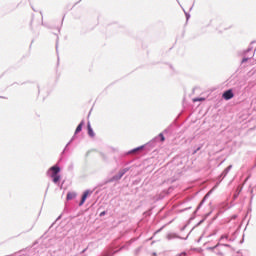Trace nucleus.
I'll return each instance as SVG.
<instances>
[{
  "instance_id": "9d476101",
  "label": "nucleus",
  "mask_w": 256,
  "mask_h": 256,
  "mask_svg": "<svg viewBox=\"0 0 256 256\" xmlns=\"http://www.w3.org/2000/svg\"><path fill=\"white\" fill-rule=\"evenodd\" d=\"M159 137H160V140L163 142V141H165V136H163V133H160L159 134Z\"/></svg>"
},
{
  "instance_id": "9b49d317",
  "label": "nucleus",
  "mask_w": 256,
  "mask_h": 256,
  "mask_svg": "<svg viewBox=\"0 0 256 256\" xmlns=\"http://www.w3.org/2000/svg\"><path fill=\"white\" fill-rule=\"evenodd\" d=\"M141 150V148H135L134 150H132V153H137V151Z\"/></svg>"
},
{
  "instance_id": "423d86ee",
  "label": "nucleus",
  "mask_w": 256,
  "mask_h": 256,
  "mask_svg": "<svg viewBox=\"0 0 256 256\" xmlns=\"http://www.w3.org/2000/svg\"><path fill=\"white\" fill-rule=\"evenodd\" d=\"M75 197H77V194L75 192H69L67 194L68 201H70L71 199H75Z\"/></svg>"
},
{
  "instance_id": "20e7f679",
  "label": "nucleus",
  "mask_w": 256,
  "mask_h": 256,
  "mask_svg": "<svg viewBox=\"0 0 256 256\" xmlns=\"http://www.w3.org/2000/svg\"><path fill=\"white\" fill-rule=\"evenodd\" d=\"M87 128L89 137H95V132H93V128H91V123L87 124Z\"/></svg>"
},
{
  "instance_id": "f257e3e1",
  "label": "nucleus",
  "mask_w": 256,
  "mask_h": 256,
  "mask_svg": "<svg viewBox=\"0 0 256 256\" xmlns=\"http://www.w3.org/2000/svg\"><path fill=\"white\" fill-rule=\"evenodd\" d=\"M222 97L226 101H229V99H233V97H235V94H233V90H227L223 93Z\"/></svg>"
},
{
  "instance_id": "39448f33",
  "label": "nucleus",
  "mask_w": 256,
  "mask_h": 256,
  "mask_svg": "<svg viewBox=\"0 0 256 256\" xmlns=\"http://www.w3.org/2000/svg\"><path fill=\"white\" fill-rule=\"evenodd\" d=\"M53 183H59L61 181V176L59 174L51 175Z\"/></svg>"
},
{
  "instance_id": "7ed1b4c3",
  "label": "nucleus",
  "mask_w": 256,
  "mask_h": 256,
  "mask_svg": "<svg viewBox=\"0 0 256 256\" xmlns=\"http://www.w3.org/2000/svg\"><path fill=\"white\" fill-rule=\"evenodd\" d=\"M50 171H52L51 175H58V173L61 171V168H59L58 166H52L50 168Z\"/></svg>"
},
{
  "instance_id": "1a4fd4ad",
  "label": "nucleus",
  "mask_w": 256,
  "mask_h": 256,
  "mask_svg": "<svg viewBox=\"0 0 256 256\" xmlns=\"http://www.w3.org/2000/svg\"><path fill=\"white\" fill-rule=\"evenodd\" d=\"M197 101H205V98H194L193 103H197Z\"/></svg>"
},
{
  "instance_id": "ddd939ff",
  "label": "nucleus",
  "mask_w": 256,
  "mask_h": 256,
  "mask_svg": "<svg viewBox=\"0 0 256 256\" xmlns=\"http://www.w3.org/2000/svg\"><path fill=\"white\" fill-rule=\"evenodd\" d=\"M186 254L185 253H182L180 256H185Z\"/></svg>"
},
{
  "instance_id": "f03ea898",
  "label": "nucleus",
  "mask_w": 256,
  "mask_h": 256,
  "mask_svg": "<svg viewBox=\"0 0 256 256\" xmlns=\"http://www.w3.org/2000/svg\"><path fill=\"white\" fill-rule=\"evenodd\" d=\"M87 197H89V191H85L83 193L82 199L79 203V207H81L85 203V201H87Z\"/></svg>"
},
{
  "instance_id": "6e6552de",
  "label": "nucleus",
  "mask_w": 256,
  "mask_h": 256,
  "mask_svg": "<svg viewBox=\"0 0 256 256\" xmlns=\"http://www.w3.org/2000/svg\"><path fill=\"white\" fill-rule=\"evenodd\" d=\"M125 175V171H121L118 176L114 177V179H121Z\"/></svg>"
},
{
  "instance_id": "0eeeda50",
  "label": "nucleus",
  "mask_w": 256,
  "mask_h": 256,
  "mask_svg": "<svg viewBox=\"0 0 256 256\" xmlns=\"http://www.w3.org/2000/svg\"><path fill=\"white\" fill-rule=\"evenodd\" d=\"M82 129H83V122H81V123L77 126L75 133H81V130H82Z\"/></svg>"
},
{
  "instance_id": "f8f14e48",
  "label": "nucleus",
  "mask_w": 256,
  "mask_h": 256,
  "mask_svg": "<svg viewBox=\"0 0 256 256\" xmlns=\"http://www.w3.org/2000/svg\"><path fill=\"white\" fill-rule=\"evenodd\" d=\"M103 215H105V211L100 213V217H103Z\"/></svg>"
}]
</instances>
